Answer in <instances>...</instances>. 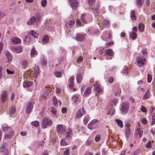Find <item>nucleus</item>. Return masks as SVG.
Listing matches in <instances>:
<instances>
[{"mask_svg": "<svg viewBox=\"0 0 155 155\" xmlns=\"http://www.w3.org/2000/svg\"><path fill=\"white\" fill-rule=\"evenodd\" d=\"M97 24L100 25L101 29L102 30L105 27H107L109 25V21L107 20H104L102 16L97 17Z\"/></svg>", "mask_w": 155, "mask_h": 155, "instance_id": "f257e3e1", "label": "nucleus"}, {"mask_svg": "<svg viewBox=\"0 0 155 155\" xmlns=\"http://www.w3.org/2000/svg\"><path fill=\"white\" fill-rule=\"evenodd\" d=\"M53 122L51 119L47 117H44L42 120V126L44 129L47 127H51L52 125Z\"/></svg>", "mask_w": 155, "mask_h": 155, "instance_id": "f03ea898", "label": "nucleus"}, {"mask_svg": "<svg viewBox=\"0 0 155 155\" xmlns=\"http://www.w3.org/2000/svg\"><path fill=\"white\" fill-rule=\"evenodd\" d=\"M129 105L128 103L124 102L122 104L120 109L121 113L124 114H126L128 112Z\"/></svg>", "mask_w": 155, "mask_h": 155, "instance_id": "7ed1b4c3", "label": "nucleus"}, {"mask_svg": "<svg viewBox=\"0 0 155 155\" xmlns=\"http://www.w3.org/2000/svg\"><path fill=\"white\" fill-rule=\"evenodd\" d=\"M3 130L5 133H7L5 135V138H10L13 134V132L8 127H3Z\"/></svg>", "mask_w": 155, "mask_h": 155, "instance_id": "20e7f679", "label": "nucleus"}, {"mask_svg": "<svg viewBox=\"0 0 155 155\" xmlns=\"http://www.w3.org/2000/svg\"><path fill=\"white\" fill-rule=\"evenodd\" d=\"M40 73V71L39 68V67L38 66L34 67L31 70V74L32 75L33 77H34L35 78H37Z\"/></svg>", "mask_w": 155, "mask_h": 155, "instance_id": "39448f33", "label": "nucleus"}, {"mask_svg": "<svg viewBox=\"0 0 155 155\" xmlns=\"http://www.w3.org/2000/svg\"><path fill=\"white\" fill-rule=\"evenodd\" d=\"M143 129L141 126L138 125L136 127L135 133L137 135H139L140 137L142 136L143 134Z\"/></svg>", "mask_w": 155, "mask_h": 155, "instance_id": "423d86ee", "label": "nucleus"}, {"mask_svg": "<svg viewBox=\"0 0 155 155\" xmlns=\"http://www.w3.org/2000/svg\"><path fill=\"white\" fill-rule=\"evenodd\" d=\"M0 153L2 154L9 153V150L6 143L2 144L0 147Z\"/></svg>", "mask_w": 155, "mask_h": 155, "instance_id": "0eeeda50", "label": "nucleus"}, {"mask_svg": "<svg viewBox=\"0 0 155 155\" xmlns=\"http://www.w3.org/2000/svg\"><path fill=\"white\" fill-rule=\"evenodd\" d=\"M11 49L13 52L18 54L22 51V47L20 45L14 46L11 47Z\"/></svg>", "mask_w": 155, "mask_h": 155, "instance_id": "6e6552de", "label": "nucleus"}, {"mask_svg": "<svg viewBox=\"0 0 155 155\" xmlns=\"http://www.w3.org/2000/svg\"><path fill=\"white\" fill-rule=\"evenodd\" d=\"M70 4L74 10H76L78 6V3L77 0H69Z\"/></svg>", "mask_w": 155, "mask_h": 155, "instance_id": "1a4fd4ad", "label": "nucleus"}, {"mask_svg": "<svg viewBox=\"0 0 155 155\" xmlns=\"http://www.w3.org/2000/svg\"><path fill=\"white\" fill-rule=\"evenodd\" d=\"M95 83L94 84V90L98 93L102 92H103V89L101 87L97 82L96 81Z\"/></svg>", "mask_w": 155, "mask_h": 155, "instance_id": "9d476101", "label": "nucleus"}, {"mask_svg": "<svg viewBox=\"0 0 155 155\" xmlns=\"http://www.w3.org/2000/svg\"><path fill=\"white\" fill-rule=\"evenodd\" d=\"M57 131L58 133L60 134H64L66 130V129L63 127L62 125L58 124L57 126Z\"/></svg>", "mask_w": 155, "mask_h": 155, "instance_id": "9b49d317", "label": "nucleus"}, {"mask_svg": "<svg viewBox=\"0 0 155 155\" xmlns=\"http://www.w3.org/2000/svg\"><path fill=\"white\" fill-rule=\"evenodd\" d=\"M114 93L115 95L120 94V86L117 84L114 86Z\"/></svg>", "mask_w": 155, "mask_h": 155, "instance_id": "f8f14e48", "label": "nucleus"}, {"mask_svg": "<svg viewBox=\"0 0 155 155\" xmlns=\"http://www.w3.org/2000/svg\"><path fill=\"white\" fill-rule=\"evenodd\" d=\"M137 62L139 66H143L144 65V61L145 60L144 58L138 57L137 58Z\"/></svg>", "mask_w": 155, "mask_h": 155, "instance_id": "ddd939ff", "label": "nucleus"}, {"mask_svg": "<svg viewBox=\"0 0 155 155\" xmlns=\"http://www.w3.org/2000/svg\"><path fill=\"white\" fill-rule=\"evenodd\" d=\"M85 111L84 108L80 109L77 112L76 116V118H80L85 113Z\"/></svg>", "mask_w": 155, "mask_h": 155, "instance_id": "4468645a", "label": "nucleus"}, {"mask_svg": "<svg viewBox=\"0 0 155 155\" xmlns=\"http://www.w3.org/2000/svg\"><path fill=\"white\" fill-rule=\"evenodd\" d=\"M79 96L74 95L72 97L73 102L74 104H78L81 102V100L79 97Z\"/></svg>", "mask_w": 155, "mask_h": 155, "instance_id": "2eb2a0df", "label": "nucleus"}, {"mask_svg": "<svg viewBox=\"0 0 155 155\" xmlns=\"http://www.w3.org/2000/svg\"><path fill=\"white\" fill-rule=\"evenodd\" d=\"M137 31V27H134L133 28V31L130 33V36L131 38L134 40L137 37L136 32Z\"/></svg>", "mask_w": 155, "mask_h": 155, "instance_id": "dca6fc26", "label": "nucleus"}, {"mask_svg": "<svg viewBox=\"0 0 155 155\" xmlns=\"http://www.w3.org/2000/svg\"><path fill=\"white\" fill-rule=\"evenodd\" d=\"M33 107V104L31 101H30L28 104L26 109V113H29L32 110Z\"/></svg>", "mask_w": 155, "mask_h": 155, "instance_id": "f3484780", "label": "nucleus"}, {"mask_svg": "<svg viewBox=\"0 0 155 155\" xmlns=\"http://www.w3.org/2000/svg\"><path fill=\"white\" fill-rule=\"evenodd\" d=\"M11 40L12 42L15 45L19 44L21 43V41L20 39L17 37H15L12 38Z\"/></svg>", "mask_w": 155, "mask_h": 155, "instance_id": "a211bd4d", "label": "nucleus"}, {"mask_svg": "<svg viewBox=\"0 0 155 155\" xmlns=\"http://www.w3.org/2000/svg\"><path fill=\"white\" fill-rule=\"evenodd\" d=\"M74 77H70L69 81V87L70 88L72 89L74 87Z\"/></svg>", "mask_w": 155, "mask_h": 155, "instance_id": "6ab92c4d", "label": "nucleus"}, {"mask_svg": "<svg viewBox=\"0 0 155 155\" xmlns=\"http://www.w3.org/2000/svg\"><path fill=\"white\" fill-rule=\"evenodd\" d=\"M75 21L74 20H71L67 22L66 25V26L68 28H71L74 25Z\"/></svg>", "mask_w": 155, "mask_h": 155, "instance_id": "aec40b11", "label": "nucleus"}, {"mask_svg": "<svg viewBox=\"0 0 155 155\" xmlns=\"http://www.w3.org/2000/svg\"><path fill=\"white\" fill-rule=\"evenodd\" d=\"M7 93L6 91L3 92L1 96V101L5 102L7 98Z\"/></svg>", "mask_w": 155, "mask_h": 155, "instance_id": "412c9836", "label": "nucleus"}, {"mask_svg": "<svg viewBox=\"0 0 155 155\" xmlns=\"http://www.w3.org/2000/svg\"><path fill=\"white\" fill-rule=\"evenodd\" d=\"M36 21V17L34 16H33L28 21L27 24L28 25H31L34 24Z\"/></svg>", "mask_w": 155, "mask_h": 155, "instance_id": "4be33fe9", "label": "nucleus"}, {"mask_svg": "<svg viewBox=\"0 0 155 155\" xmlns=\"http://www.w3.org/2000/svg\"><path fill=\"white\" fill-rule=\"evenodd\" d=\"M49 38L47 35H44L42 38V41L44 44H46L49 42Z\"/></svg>", "mask_w": 155, "mask_h": 155, "instance_id": "5701e85b", "label": "nucleus"}, {"mask_svg": "<svg viewBox=\"0 0 155 155\" xmlns=\"http://www.w3.org/2000/svg\"><path fill=\"white\" fill-rule=\"evenodd\" d=\"M75 38L77 41H81L84 39L85 37L82 34H78L76 36Z\"/></svg>", "mask_w": 155, "mask_h": 155, "instance_id": "b1692460", "label": "nucleus"}, {"mask_svg": "<svg viewBox=\"0 0 155 155\" xmlns=\"http://www.w3.org/2000/svg\"><path fill=\"white\" fill-rule=\"evenodd\" d=\"M28 64V61L26 60H22L21 63V67L23 69L25 68Z\"/></svg>", "mask_w": 155, "mask_h": 155, "instance_id": "393cba45", "label": "nucleus"}, {"mask_svg": "<svg viewBox=\"0 0 155 155\" xmlns=\"http://www.w3.org/2000/svg\"><path fill=\"white\" fill-rule=\"evenodd\" d=\"M105 53L106 55L111 56H113L114 54L112 50L111 49H106L105 51Z\"/></svg>", "mask_w": 155, "mask_h": 155, "instance_id": "a878e982", "label": "nucleus"}, {"mask_svg": "<svg viewBox=\"0 0 155 155\" xmlns=\"http://www.w3.org/2000/svg\"><path fill=\"white\" fill-rule=\"evenodd\" d=\"M82 78L83 76L81 74L79 73L77 74L76 79L78 83L80 84L81 83Z\"/></svg>", "mask_w": 155, "mask_h": 155, "instance_id": "bb28decb", "label": "nucleus"}, {"mask_svg": "<svg viewBox=\"0 0 155 155\" xmlns=\"http://www.w3.org/2000/svg\"><path fill=\"white\" fill-rule=\"evenodd\" d=\"M71 135L72 130L70 128H68L66 134V138L67 139H69L71 137Z\"/></svg>", "mask_w": 155, "mask_h": 155, "instance_id": "cd10ccee", "label": "nucleus"}, {"mask_svg": "<svg viewBox=\"0 0 155 155\" xmlns=\"http://www.w3.org/2000/svg\"><path fill=\"white\" fill-rule=\"evenodd\" d=\"M91 91V87H87L85 90L84 94L83 95L84 96H88L90 94Z\"/></svg>", "mask_w": 155, "mask_h": 155, "instance_id": "c85d7f7f", "label": "nucleus"}, {"mask_svg": "<svg viewBox=\"0 0 155 155\" xmlns=\"http://www.w3.org/2000/svg\"><path fill=\"white\" fill-rule=\"evenodd\" d=\"M125 135L127 138H128L130 135L131 133V131L130 128H127L126 129L125 131Z\"/></svg>", "mask_w": 155, "mask_h": 155, "instance_id": "c756f323", "label": "nucleus"}, {"mask_svg": "<svg viewBox=\"0 0 155 155\" xmlns=\"http://www.w3.org/2000/svg\"><path fill=\"white\" fill-rule=\"evenodd\" d=\"M117 102V101L116 99H114L110 101L109 103V104L112 107H113V106H116V104Z\"/></svg>", "mask_w": 155, "mask_h": 155, "instance_id": "7c9ffc66", "label": "nucleus"}, {"mask_svg": "<svg viewBox=\"0 0 155 155\" xmlns=\"http://www.w3.org/2000/svg\"><path fill=\"white\" fill-rule=\"evenodd\" d=\"M29 34L34 37L37 38H38V35L37 33L33 30L31 31L30 32H29Z\"/></svg>", "mask_w": 155, "mask_h": 155, "instance_id": "2f4dec72", "label": "nucleus"}, {"mask_svg": "<svg viewBox=\"0 0 155 155\" xmlns=\"http://www.w3.org/2000/svg\"><path fill=\"white\" fill-rule=\"evenodd\" d=\"M37 53L36 52V51L34 48H33L31 51L30 53L31 56V57H35V55H37Z\"/></svg>", "mask_w": 155, "mask_h": 155, "instance_id": "473e14b6", "label": "nucleus"}, {"mask_svg": "<svg viewBox=\"0 0 155 155\" xmlns=\"http://www.w3.org/2000/svg\"><path fill=\"white\" fill-rule=\"evenodd\" d=\"M53 103L54 105L56 106H58V104H59L60 105L61 104V102L60 101L54 98L53 99Z\"/></svg>", "mask_w": 155, "mask_h": 155, "instance_id": "72a5a7b5", "label": "nucleus"}, {"mask_svg": "<svg viewBox=\"0 0 155 155\" xmlns=\"http://www.w3.org/2000/svg\"><path fill=\"white\" fill-rule=\"evenodd\" d=\"M6 55L7 56V58L8 62H10L12 60V56L10 53L7 51L6 52Z\"/></svg>", "mask_w": 155, "mask_h": 155, "instance_id": "f704fd0d", "label": "nucleus"}, {"mask_svg": "<svg viewBox=\"0 0 155 155\" xmlns=\"http://www.w3.org/2000/svg\"><path fill=\"white\" fill-rule=\"evenodd\" d=\"M144 25L142 23H141L139 24V28L140 31L141 32H142L143 31L144 29Z\"/></svg>", "mask_w": 155, "mask_h": 155, "instance_id": "c9c22d12", "label": "nucleus"}, {"mask_svg": "<svg viewBox=\"0 0 155 155\" xmlns=\"http://www.w3.org/2000/svg\"><path fill=\"white\" fill-rule=\"evenodd\" d=\"M115 120L118 125L120 127L122 128L123 127V123L121 120L117 119H116Z\"/></svg>", "mask_w": 155, "mask_h": 155, "instance_id": "e433bc0d", "label": "nucleus"}, {"mask_svg": "<svg viewBox=\"0 0 155 155\" xmlns=\"http://www.w3.org/2000/svg\"><path fill=\"white\" fill-rule=\"evenodd\" d=\"M131 18L133 20H136V17L135 15V12L134 11H132L130 13Z\"/></svg>", "mask_w": 155, "mask_h": 155, "instance_id": "4c0bfd02", "label": "nucleus"}, {"mask_svg": "<svg viewBox=\"0 0 155 155\" xmlns=\"http://www.w3.org/2000/svg\"><path fill=\"white\" fill-rule=\"evenodd\" d=\"M32 84V83L30 82H26L23 83V85L24 87H28L31 86Z\"/></svg>", "mask_w": 155, "mask_h": 155, "instance_id": "58836bf2", "label": "nucleus"}, {"mask_svg": "<svg viewBox=\"0 0 155 155\" xmlns=\"http://www.w3.org/2000/svg\"><path fill=\"white\" fill-rule=\"evenodd\" d=\"M85 15L84 14H83L81 15V21L83 23L86 24L87 23V21H86L85 19Z\"/></svg>", "mask_w": 155, "mask_h": 155, "instance_id": "ea45409f", "label": "nucleus"}, {"mask_svg": "<svg viewBox=\"0 0 155 155\" xmlns=\"http://www.w3.org/2000/svg\"><path fill=\"white\" fill-rule=\"evenodd\" d=\"M150 96L149 91H148L145 93V94L144 95L143 98L144 99H147Z\"/></svg>", "mask_w": 155, "mask_h": 155, "instance_id": "a19ab883", "label": "nucleus"}, {"mask_svg": "<svg viewBox=\"0 0 155 155\" xmlns=\"http://www.w3.org/2000/svg\"><path fill=\"white\" fill-rule=\"evenodd\" d=\"M39 122L37 121H35L31 122V124L35 127H38L39 125Z\"/></svg>", "mask_w": 155, "mask_h": 155, "instance_id": "79ce46f5", "label": "nucleus"}, {"mask_svg": "<svg viewBox=\"0 0 155 155\" xmlns=\"http://www.w3.org/2000/svg\"><path fill=\"white\" fill-rule=\"evenodd\" d=\"M115 109L114 107H111L109 111V114H110V115H112L114 114L115 112Z\"/></svg>", "mask_w": 155, "mask_h": 155, "instance_id": "37998d69", "label": "nucleus"}, {"mask_svg": "<svg viewBox=\"0 0 155 155\" xmlns=\"http://www.w3.org/2000/svg\"><path fill=\"white\" fill-rule=\"evenodd\" d=\"M89 117L88 116H86L84 117V122L85 124H86L88 121L89 120Z\"/></svg>", "mask_w": 155, "mask_h": 155, "instance_id": "c03bdc74", "label": "nucleus"}, {"mask_svg": "<svg viewBox=\"0 0 155 155\" xmlns=\"http://www.w3.org/2000/svg\"><path fill=\"white\" fill-rule=\"evenodd\" d=\"M55 74L57 77L60 78L61 76V72L55 71Z\"/></svg>", "mask_w": 155, "mask_h": 155, "instance_id": "a18cd8bd", "label": "nucleus"}, {"mask_svg": "<svg viewBox=\"0 0 155 155\" xmlns=\"http://www.w3.org/2000/svg\"><path fill=\"white\" fill-rule=\"evenodd\" d=\"M41 6L43 7H45L46 6L47 4V1L46 0H42L41 2Z\"/></svg>", "mask_w": 155, "mask_h": 155, "instance_id": "49530a36", "label": "nucleus"}, {"mask_svg": "<svg viewBox=\"0 0 155 155\" xmlns=\"http://www.w3.org/2000/svg\"><path fill=\"white\" fill-rule=\"evenodd\" d=\"M61 145L62 146H65L68 145V143L65 141V140L62 139L61 141Z\"/></svg>", "mask_w": 155, "mask_h": 155, "instance_id": "de8ad7c7", "label": "nucleus"}, {"mask_svg": "<svg viewBox=\"0 0 155 155\" xmlns=\"http://www.w3.org/2000/svg\"><path fill=\"white\" fill-rule=\"evenodd\" d=\"M136 4L139 7H140V6H141L142 5V0H137Z\"/></svg>", "mask_w": 155, "mask_h": 155, "instance_id": "09e8293b", "label": "nucleus"}, {"mask_svg": "<svg viewBox=\"0 0 155 155\" xmlns=\"http://www.w3.org/2000/svg\"><path fill=\"white\" fill-rule=\"evenodd\" d=\"M152 80V77L149 74H147V81L148 83L151 82Z\"/></svg>", "mask_w": 155, "mask_h": 155, "instance_id": "8fccbe9b", "label": "nucleus"}, {"mask_svg": "<svg viewBox=\"0 0 155 155\" xmlns=\"http://www.w3.org/2000/svg\"><path fill=\"white\" fill-rule=\"evenodd\" d=\"M70 154V150L69 149H66L64 151L63 155H69Z\"/></svg>", "mask_w": 155, "mask_h": 155, "instance_id": "3c124183", "label": "nucleus"}, {"mask_svg": "<svg viewBox=\"0 0 155 155\" xmlns=\"http://www.w3.org/2000/svg\"><path fill=\"white\" fill-rule=\"evenodd\" d=\"M47 64V61L46 59L43 58L41 62V64L43 66H45Z\"/></svg>", "mask_w": 155, "mask_h": 155, "instance_id": "603ef678", "label": "nucleus"}, {"mask_svg": "<svg viewBox=\"0 0 155 155\" xmlns=\"http://www.w3.org/2000/svg\"><path fill=\"white\" fill-rule=\"evenodd\" d=\"M141 152L140 151V150H137L134 151V153H132L131 155H138Z\"/></svg>", "mask_w": 155, "mask_h": 155, "instance_id": "864d4df0", "label": "nucleus"}, {"mask_svg": "<svg viewBox=\"0 0 155 155\" xmlns=\"http://www.w3.org/2000/svg\"><path fill=\"white\" fill-rule=\"evenodd\" d=\"M83 58L82 56L78 57L77 59V61L78 63H80L83 60Z\"/></svg>", "mask_w": 155, "mask_h": 155, "instance_id": "5fc2aeb1", "label": "nucleus"}, {"mask_svg": "<svg viewBox=\"0 0 155 155\" xmlns=\"http://www.w3.org/2000/svg\"><path fill=\"white\" fill-rule=\"evenodd\" d=\"M82 24L81 22V21L79 19H77L76 21V25L77 27L80 26Z\"/></svg>", "mask_w": 155, "mask_h": 155, "instance_id": "6e6d98bb", "label": "nucleus"}, {"mask_svg": "<svg viewBox=\"0 0 155 155\" xmlns=\"http://www.w3.org/2000/svg\"><path fill=\"white\" fill-rule=\"evenodd\" d=\"M101 139V136L100 135H97L95 138V140L96 142L99 141Z\"/></svg>", "mask_w": 155, "mask_h": 155, "instance_id": "4d7b16f0", "label": "nucleus"}, {"mask_svg": "<svg viewBox=\"0 0 155 155\" xmlns=\"http://www.w3.org/2000/svg\"><path fill=\"white\" fill-rule=\"evenodd\" d=\"M146 147L148 148H150L151 147V143L150 141H149L146 145Z\"/></svg>", "mask_w": 155, "mask_h": 155, "instance_id": "13d9d810", "label": "nucleus"}, {"mask_svg": "<svg viewBox=\"0 0 155 155\" xmlns=\"http://www.w3.org/2000/svg\"><path fill=\"white\" fill-rule=\"evenodd\" d=\"M95 0H88V2L89 4L90 5H92L93 4H94V2H95Z\"/></svg>", "mask_w": 155, "mask_h": 155, "instance_id": "bf43d9fd", "label": "nucleus"}, {"mask_svg": "<svg viewBox=\"0 0 155 155\" xmlns=\"http://www.w3.org/2000/svg\"><path fill=\"white\" fill-rule=\"evenodd\" d=\"M141 111L143 112H147V111L146 108L143 106H142L141 107Z\"/></svg>", "mask_w": 155, "mask_h": 155, "instance_id": "052dcab7", "label": "nucleus"}, {"mask_svg": "<svg viewBox=\"0 0 155 155\" xmlns=\"http://www.w3.org/2000/svg\"><path fill=\"white\" fill-rule=\"evenodd\" d=\"M128 71L127 69L124 68V69L122 71V73L123 74H125L126 75L127 74H128Z\"/></svg>", "mask_w": 155, "mask_h": 155, "instance_id": "680f3d73", "label": "nucleus"}, {"mask_svg": "<svg viewBox=\"0 0 155 155\" xmlns=\"http://www.w3.org/2000/svg\"><path fill=\"white\" fill-rule=\"evenodd\" d=\"M114 78L113 77H110L108 79V82L110 83H112L114 82Z\"/></svg>", "mask_w": 155, "mask_h": 155, "instance_id": "e2e57ef3", "label": "nucleus"}, {"mask_svg": "<svg viewBox=\"0 0 155 155\" xmlns=\"http://www.w3.org/2000/svg\"><path fill=\"white\" fill-rule=\"evenodd\" d=\"M41 18V17L40 16H37L36 18V22L37 23H39Z\"/></svg>", "mask_w": 155, "mask_h": 155, "instance_id": "0e129e2a", "label": "nucleus"}, {"mask_svg": "<svg viewBox=\"0 0 155 155\" xmlns=\"http://www.w3.org/2000/svg\"><path fill=\"white\" fill-rule=\"evenodd\" d=\"M93 124H92L90 122L87 125L88 128L90 129H92L93 126Z\"/></svg>", "mask_w": 155, "mask_h": 155, "instance_id": "69168bd1", "label": "nucleus"}, {"mask_svg": "<svg viewBox=\"0 0 155 155\" xmlns=\"http://www.w3.org/2000/svg\"><path fill=\"white\" fill-rule=\"evenodd\" d=\"M142 122L144 124H147V120L145 118H143L141 120Z\"/></svg>", "mask_w": 155, "mask_h": 155, "instance_id": "338daca9", "label": "nucleus"}, {"mask_svg": "<svg viewBox=\"0 0 155 155\" xmlns=\"http://www.w3.org/2000/svg\"><path fill=\"white\" fill-rule=\"evenodd\" d=\"M6 71L7 73L9 74H12L14 73V71H11L8 69H7Z\"/></svg>", "mask_w": 155, "mask_h": 155, "instance_id": "774afa93", "label": "nucleus"}]
</instances>
